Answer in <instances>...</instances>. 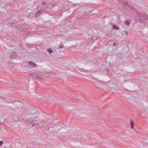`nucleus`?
I'll list each match as a JSON object with an SVG mask.
<instances>
[{
  "instance_id": "f257e3e1",
  "label": "nucleus",
  "mask_w": 148,
  "mask_h": 148,
  "mask_svg": "<svg viewBox=\"0 0 148 148\" xmlns=\"http://www.w3.org/2000/svg\"><path fill=\"white\" fill-rule=\"evenodd\" d=\"M29 123L32 126H35L36 127L39 126L42 127L44 124V123L41 120L39 121H31V120L28 121Z\"/></svg>"
},
{
  "instance_id": "f03ea898",
  "label": "nucleus",
  "mask_w": 148,
  "mask_h": 148,
  "mask_svg": "<svg viewBox=\"0 0 148 148\" xmlns=\"http://www.w3.org/2000/svg\"><path fill=\"white\" fill-rule=\"evenodd\" d=\"M136 12L140 20L143 21L148 19V16L147 15L142 14L138 11H136Z\"/></svg>"
},
{
  "instance_id": "7ed1b4c3",
  "label": "nucleus",
  "mask_w": 148,
  "mask_h": 148,
  "mask_svg": "<svg viewBox=\"0 0 148 148\" xmlns=\"http://www.w3.org/2000/svg\"><path fill=\"white\" fill-rule=\"evenodd\" d=\"M10 103L13 104L16 108L21 107L23 106V103L21 102V101L15 100L14 101H10Z\"/></svg>"
},
{
  "instance_id": "20e7f679",
  "label": "nucleus",
  "mask_w": 148,
  "mask_h": 148,
  "mask_svg": "<svg viewBox=\"0 0 148 148\" xmlns=\"http://www.w3.org/2000/svg\"><path fill=\"white\" fill-rule=\"evenodd\" d=\"M29 64L32 68H36L37 66V65L32 61H29Z\"/></svg>"
},
{
  "instance_id": "39448f33",
  "label": "nucleus",
  "mask_w": 148,
  "mask_h": 148,
  "mask_svg": "<svg viewBox=\"0 0 148 148\" xmlns=\"http://www.w3.org/2000/svg\"><path fill=\"white\" fill-rule=\"evenodd\" d=\"M17 57V55L16 54V53H12L10 56V58L13 59H16Z\"/></svg>"
},
{
  "instance_id": "423d86ee",
  "label": "nucleus",
  "mask_w": 148,
  "mask_h": 148,
  "mask_svg": "<svg viewBox=\"0 0 148 148\" xmlns=\"http://www.w3.org/2000/svg\"><path fill=\"white\" fill-rule=\"evenodd\" d=\"M42 12V11L41 10H38V11L36 12L35 14V17H38L39 16Z\"/></svg>"
},
{
  "instance_id": "0eeeda50",
  "label": "nucleus",
  "mask_w": 148,
  "mask_h": 148,
  "mask_svg": "<svg viewBox=\"0 0 148 148\" xmlns=\"http://www.w3.org/2000/svg\"><path fill=\"white\" fill-rule=\"evenodd\" d=\"M130 125H131V129H133L134 127V123L132 119L130 120Z\"/></svg>"
},
{
  "instance_id": "6e6552de",
  "label": "nucleus",
  "mask_w": 148,
  "mask_h": 148,
  "mask_svg": "<svg viewBox=\"0 0 148 148\" xmlns=\"http://www.w3.org/2000/svg\"><path fill=\"white\" fill-rule=\"evenodd\" d=\"M125 24L126 25H130V22L127 20H126L125 21Z\"/></svg>"
},
{
  "instance_id": "1a4fd4ad",
  "label": "nucleus",
  "mask_w": 148,
  "mask_h": 148,
  "mask_svg": "<svg viewBox=\"0 0 148 148\" xmlns=\"http://www.w3.org/2000/svg\"><path fill=\"white\" fill-rule=\"evenodd\" d=\"M116 29L117 30H119V27L115 25H113V29Z\"/></svg>"
},
{
  "instance_id": "9d476101",
  "label": "nucleus",
  "mask_w": 148,
  "mask_h": 148,
  "mask_svg": "<svg viewBox=\"0 0 148 148\" xmlns=\"http://www.w3.org/2000/svg\"><path fill=\"white\" fill-rule=\"evenodd\" d=\"M42 4L44 5H45L46 7L47 8L49 7V5L48 4H47L45 2H42Z\"/></svg>"
},
{
  "instance_id": "9b49d317",
  "label": "nucleus",
  "mask_w": 148,
  "mask_h": 148,
  "mask_svg": "<svg viewBox=\"0 0 148 148\" xmlns=\"http://www.w3.org/2000/svg\"><path fill=\"white\" fill-rule=\"evenodd\" d=\"M126 4L128 5L130 8H131L132 9H134V7L131 5L129 4L128 3H126Z\"/></svg>"
},
{
  "instance_id": "f8f14e48",
  "label": "nucleus",
  "mask_w": 148,
  "mask_h": 148,
  "mask_svg": "<svg viewBox=\"0 0 148 148\" xmlns=\"http://www.w3.org/2000/svg\"><path fill=\"white\" fill-rule=\"evenodd\" d=\"M47 51L50 53L51 54L53 52V51L51 49H47Z\"/></svg>"
},
{
  "instance_id": "ddd939ff",
  "label": "nucleus",
  "mask_w": 148,
  "mask_h": 148,
  "mask_svg": "<svg viewBox=\"0 0 148 148\" xmlns=\"http://www.w3.org/2000/svg\"><path fill=\"white\" fill-rule=\"evenodd\" d=\"M31 75L32 76V77L33 78H37V76L36 75H34V74H31Z\"/></svg>"
},
{
  "instance_id": "4468645a",
  "label": "nucleus",
  "mask_w": 148,
  "mask_h": 148,
  "mask_svg": "<svg viewBox=\"0 0 148 148\" xmlns=\"http://www.w3.org/2000/svg\"><path fill=\"white\" fill-rule=\"evenodd\" d=\"M125 34L126 35H127L129 34V32L127 31H124Z\"/></svg>"
},
{
  "instance_id": "2eb2a0df",
  "label": "nucleus",
  "mask_w": 148,
  "mask_h": 148,
  "mask_svg": "<svg viewBox=\"0 0 148 148\" xmlns=\"http://www.w3.org/2000/svg\"><path fill=\"white\" fill-rule=\"evenodd\" d=\"M64 47L63 45H60L59 46V48L60 49H62Z\"/></svg>"
},
{
  "instance_id": "dca6fc26",
  "label": "nucleus",
  "mask_w": 148,
  "mask_h": 148,
  "mask_svg": "<svg viewBox=\"0 0 148 148\" xmlns=\"http://www.w3.org/2000/svg\"><path fill=\"white\" fill-rule=\"evenodd\" d=\"M3 143V142L2 141H0V146H2Z\"/></svg>"
},
{
  "instance_id": "f3484780",
  "label": "nucleus",
  "mask_w": 148,
  "mask_h": 148,
  "mask_svg": "<svg viewBox=\"0 0 148 148\" xmlns=\"http://www.w3.org/2000/svg\"><path fill=\"white\" fill-rule=\"evenodd\" d=\"M116 42H114L113 43V45L115 46L116 45Z\"/></svg>"
},
{
  "instance_id": "a211bd4d",
  "label": "nucleus",
  "mask_w": 148,
  "mask_h": 148,
  "mask_svg": "<svg viewBox=\"0 0 148 148\" xmlns=\"http://www.w3.org/2000/svg\"><path fill=\"white\" fill-rule=\"evenodd\" d=\"M92 40H94V37H92Z\"/></svg>"
},
{
  "instance_id": "6ab92c4d",
  "label": "nucleus",
  "mask_w": 148,
  "mask_h": 148,
  "mask_svg": "<svg viewBox=\"0 0 148 148\" xmlns=\"http://www.w3.org/2000/svg\"><path fill=\"white\" fill-rule=\"evenodd\" d=\"M34 114V113H32V114Z\"/></svg>"
},
{
  "instance_id": "aec40b11",
  "label": "nucleus",
  "mask_w": 148,
  "mask_h": 148,
  "mask_svg": "<svg viewBox=\"0 0 148 148\" xmlns=\"http://www.w3.org/2000/svg\"><path fill=\"white\" fill-rule=\"evenodd\" d=\"M147 61H148V58L147 59Z\"/></svg>"
}]
</instances>
